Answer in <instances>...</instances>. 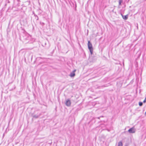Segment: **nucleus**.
I'll return each instance as SVG.
<instances>
[{
    "label": "nucleus",
    "mask_w": 146,
    "mask_h": 146,
    "mask_svg": "<svg viewBox=\"0 0 146 146\" xmlns=\"http://www.w3.org/2000/svg\"><path fill=\"white\" fill-rule=\"evenodd\" d=\"M88 47L91 54H92L93 52V48L92 44L90 41H88Z\"/></svg>",
    "instance_id": "nucleus-1"
},
{
    "label": "nucleus",
    "mask_w": 146,
    "mask_h": 146,
    "mask_svg": "<svg viewBox=\"0 0 146 146\" xmlns=\"http://www.w3.org/2000/svg\"><path fill=\"white\" fill-rule=\"evenodd\" d=\"M128 132L130 133H135V130L134 127H132L129 129L128 130Z\"/></svg>",
    "instance_id": "nucleus-2"
},
{
    "label": "nucleus",
    "mask_w": 146,
    "mask_h": 146,
    "mask_svg": "<svg viewBox=\"0 0 146 146\" xmlns=\"http://www.w3.org/2000/svg\"><path fill=\"white\" fill-rule=\"evenodd\" d=\"M71 104V102L70 100L69 99H68L66 100L65 104L67 106H70Z\"/></svg>",
    "instance_id": "nucleus-3"
},
{
    "label": "nucleus",
    "mask_w": 146,
    "mask_h": 146,
    "mask_svg": "<svg viewBox=\"0 0 146 146\" xmlns=\"http://www.w3.org/2000/svg\"><path fill=\"white\" fill-rule=\"evenodd\" d=\"M76 70H74L70 73V76L71 77H74L75 76V72L76 71Z\"/></svg>",
    "instance_id": "nucleus-4"
},
{
    "label": "nucleus",
    "mask_w": 146,
    "mask_h": 146,
    "mask_svg": "<svg viewBox=\"0 0 146 146\" xmlns=\"http://www.w3.org/2000/svg\"><path fill=\"white\" fill-rule=\"evenodd\" d=\"M41 115L40 113H39L38 114H37L36 115H33V114L32 115V116L34 118H38Z\"/></svg>",
    "instance_id": "nucleus-5"
},
{
    "label": "nucleus",
    "mask_w": 146,
    "mask_h": 146,
    "mask_svg": "<svg viewBox=\"0 0 146 146\" xmlns=\"http://www.w3.org/2000/svg\"><path fill=\"white\" fill-rule=\"evenodd\" d=\"M122 18L124 20H127L128 18V15H127L125 16H122Z\"/></svg>",
    "instance_id": "nucleus-6"
},
{
    "label": "nucleus",
    "mask_w": 146,
    "mask_h": 146,
    "mask_svg": "<svg viewBox=\"0 0 146 146\" xmlns=\"http://www.w3.org/2000/svg\"><path fill=\"white\" fill-rule=\"evenodd\" d=\"M119 5H121V3L123 2V0H119Z\"/></svg>",
    "instance_id": "nucleus-7"
},
{
    "label": "nucleus",
    "mask_w": 146,
    "mask_h": 146,
    "mask_svg": "<svg viewBox=\"0 0 146 146\" xmlns=\"http://www.w3.org/2000/svg\"><path fill=\"white\" fill-rule=\"evenodd\" d=\"M122 143L121 141L119 142L118 143V146H122Z\"/></svg>",
    "instance_id": "nucleus-8"
},
{
    "label": "nucleus",
    "mask_w": 146,
    "mask_h": 146,
    "mask_svg": "<svg viewBox=\"0 0 146 146\" xmlns=\"http://www.w3.org/2000/svg\"><path fill=\"white\" fill-rule=\"evenodd\" d=\"M143 104V102H139V105L140 106H142Z\"/></svg>",
    "instance_id": "nucleus-9"
},
{
    "label": "nucleus",
    "mask_w": 146,
    "mask_h": 146,
    "mask_svg": "<svg viewBox=\"0 0 146 146\" xmlns=\"http://www.w3.org/2000/svg\"><path fill=\"white\" fill-rule=\"evenodd\" d=\"M34 16L35 17H36L37 18V19H36V20H38V16L36 15L35 14H34Z\"/></svg>",
    "instance_id": "nucleus-10"
},
{
    "label": "nucleus",
    "mask_w": 146,
    "mask_h": 146,
    "mask_svg": "<svg viewBox=\"0 0 146 146\" xmlns=\"http://www.w3.org/2000/svg\"><path fill=\"white\" fill-rule=\"evenodd\" d=\"M40 24L42 25H43L44 24V23H43L42 22H40Z\"/></svg>",
    "instance_id": "nucleus-11"
},
{
    "label": "nucleus",
    "mask_w": 146,
    "mask_h": 146,
    "mask_svg": "<svg viewBox=\"0 0 146 146\" xmlns=\"http://www.w3.org/2000/svg\"><path fill=\"white\" fill-rule=\"evenodd\" d=\"M146 102V98H145V99H144V100L143 101V102L144 103H145Z\"/></svg>",
    "instance_id": "nucleus-12"
},
{
    "label": "nucleus",
    "mask_w": 146,
    "mask_h": 146,
    "mask_svg": "<svg viewBox=\"0 0 146 146\" xmlns=\"http://www.w3.org/2000/svg\"><path fill=\"white\" fill-rule=\"evenodd\" d=\"M103 117V116H100V117H98V119H100V117Z\"/></svg>",
    "instance_id": "nucleus-13"
},
{
    "label": "nucleus",
    "mask_w": 146,
    "mask_h": 146,
    "mask_svg": "<svg viewBox=\"0 0 146 146\" xmlns=\"http://www.w3.org/2000/svg\"><path fill=\"white\" fill-rule=\"evenodd\" d=\"M121 16H122H122H123V14H122L121 13Z\"/></svg>",
    "instance_id": "nucleus-14"
},
{
    "label": "nucleus",
    "mask_w": 146,
    "mask_h": 146,
    "mask_svg": "<svg viewBox=\"0 0 146 146\" xmlns=\"http://www.w3.org/2000/svg\"><path fill=\"white\" fill-rule=\"evenodd\" d=\"M33 13L34 15V14H35V13L34 12H33Z\"/></svg>",
    "instance_id": "nucleus-15"
},
{
    "label": "nucleus",
    "mask_w": 146,
    "mask_h": 146,
    "mask_svg": "<svg viewBox=\"0 0 146 146\" xmlns=\"http://www.w3.org/2000/svg\"><path fill=\"white\" fill-rule=\"evenodd\" d=\"M145 115H146V111L145 112Z\"/></svg>",
    "instance_id": "nucleus-16"
},
{
    "label": "nucleus",
    "mask_w": 146,
    "mask_h": 146,
    "mask_svg": "<svg viewBox=\"0 0 146 146\" xmlns=\"http://www.w3.org/2000/svg\"><path fill=\"white\" fill-rule=\"evenodd\" d=\"M35 19H37V18L36 17H35Z\"/></svg>",
    "instance_id": "nucleus-17"
},
{
    "label": "nucleus",
    "mask_w": 146,
    "mask_h": 146,
    "mask_svg": "<svg viewBox=\"0 0 146 146\" xmlns=\"http://www.w3.org/2000/svg\"><path fill=\"white\" fill-rule=\"evenodd\" d=\"M46 43H45V45H46Z\"/></svg>",
    "instance_id": "nucleus-18"
}]
</instances>
